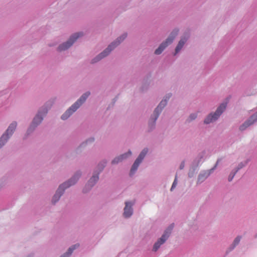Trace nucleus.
I'll return each instance as SVG.
<instances>
[{
  "label": "nucleus",
  "mask_w": 257,
  "mask_h": 257,
  "mask_svg": "<svg viewBox=\"0 0 257 257\" xmlns=\"http://www.w3.org/2000/svg\"><path fill=\"white\" fill-rule=\"evenodd\" d=\"M80 176V173H77L69 181L65 182L59 186L55 194L53 197L52 202L53 203H55L60 199L65 188L74 185L77 182Z\"/></svg>",
  "instance_id": "1"
},
{
  "label": "nucleus",
  "mask_w": 257,
  "mask_h": 257,
  "mask_svg": "<svg viewBox=\"0 0 257 257\" xmlns=\"http://www.w3.org/2000/svg\"><path fill=\"white\" fill-rule=\"evenodd\" d=\"M126 37V34H124L121 37L118 38L117 40L113 43H112L110 45H109L108 47L104 50L101 53H100L99 55H98L96 58L93 59L92 60V63H96V62L99 61L102 58L108 55V54L110 52V51L113 49L116 46L119 45L121 42H122L125 38Z\"/></svg>",
  "instance_id": "2"
},
{
  "label": "nucleus",
  "mask_w": 257,
  "mask_h": 257,
  "mask_svg": "<svg viewBox=\"0 0 257 257\" xmlns=\"http://www.w3.org/2000/svg\"><path fill=\"white\" fill-rule=\"evenodd\" d=\"M90 95V92L84 93L81 97L73 104L61 116L63 120L67 119L73 112H75L80 106L86 100L87 97Z\"/></svg>",
  "instance_id": "3"
},
{
  "label": "nucleus",
  "mask_w": 257,
  "mask_h": 257,
  "mask_svg": "<svg viewBox=\"0 0 257 257\" xmlns=\"http://www.w3.org/2000/svg\"><path fill=\"white\" fill-rule=\"evenodd\" d=\"M17 125L16 122H13L10 124L5 134H4L0 138V148L4 145L10 136L12 135Z\"/></svg>",
  "instance_id": "4"
},
{
  "label": "nucleus",
  "mask_w": 257,
  "mask_h": 257,
  "mask_svg": "<svg viewBox=\"0 0 257 257\" xmlns=\"http://www.w3.org/2000/svg\"><path fill=\"white\" fill-rule=\"evenodd\" d=\"M226 104H221L217 108L216 111L213 114H212L211 113L207 117V118L204 120V123L208 124L216 120L218 118V117L221 115V114L223 112V111L225 110L226 108Z\"/></svg>",
  "instance_id": "5"
},
{
  "label": "nucleus",
  "mask_w": 257,
  "mask_h": 257,
  "mask_svg": "<svg viewBox=\"0 0 257 257\" xmlns=\"http://www.w3.org/2000/svg\"><path fill=\"white\" fill-rule=\"evenodd\" d=\"M178 33V30H174L170 36L168 37V38L166 40V41L162 43L160 46L159 47L158 49L155 50V53L157 55L160 54L164 49L170 44H171L175 37L177 35Z\"/></svg>",
  "instance_id": "6"
},
{
  "label": "nucleus",
  "mask_w": 257,
  "mask_h": 257,
  "mask_svg": "<svg viewBox=\"0 0 257 257\" xmlns=\"http://www.w3.org/2000/svg\"><path fill=\"white\" fill-rule=\"evenodd\" d=\"M173 228V225L170 226L164 232L163 235L154 244L153 250L156 251L160 246L163 244L168 239L171 233V231Z\"/></svg>",
  "instance_id": "7"
},
{
  "label": "nucleus",
  "mask_w": 257,
  "mask_h": 257,
  "mask_svg": "<svg viewBox=\"0 0 257 257\" xmlns=\"http://www.w3.org/2000/svg\"><path fill=\"white\" fill-rule=\"evenodd\" d=\"M82 36V33H78L72 35L69 39V40L66 43L62 44L60 45L58 47L59 51H64L69 48L73 43L80 37Z\"/></svg>",
  "instance_id": "8"
},
{
  "label": "nucleus",
  "mask_w": 257,
  "mask_h": 257,
  "mask_svg": "<svg viewBox=\"0 0 257 257\" xmlns=\"http://www.w3.org/2000/svg\"><path fill=\"white\" fill-rule=\"evenodd\" d=\"M148 152L147 149H144L142 152L140 153V155L136 159L134 164L132 166V169L131 170L130 174L131 175H133L135 172L137 170L140 164L142 161L145 156L147 154Z\"/></svg>",
  "instance_id": "9"
},
{
  "label": "nucleus",
  "mask_w": 257,
  "mask_h": 257,
  "mask_svg": "<svg viewBox=\"0 0 257 257\" xmlns=\"http://www.w3.org/2000/svg\"><path fill=\"white\" fill-rule=\"evenodd\" d=\"M47 111L48 110L46 108L43 109V112L41 111H39L38 113L34 118L31 126H36L37 125L39 124L43 120L42 114L46 115Z\"/></svg>",
  "instance_id": "10"
},
{
  "label": "nucleus",
  "mask_w": 257,
  "mask_h": 257,
  "mask_svg": "<svg viewBox=\"0 0 257 257\" xmlns=\"http://www.w3.org/2000/svg\"><path fill=\"white\" fill-rule=\"evenodd\" d=\"M167 100L166 99L162 100L158 107L155 109L154 112V115L155 118H153V122L155 123L157 119L158 118L160 112L162 111V108L166 105Z\"/></svg>",
  "instance_id": "11"
},
{
  "label": "nucleus",
  "mask_w": 257,
  "mask_h": 257,
  "mask_svg": "<svg viewBox=\"0 0 257 257\" xmlns=\"http://www.w3.org/2000/svg\"><path fill=\"white\" fill-rule=\"evenodd\" d=\"M257 120V112L254 115H252L250 118L245 121L242 125L240 126L239 129L241 131L244 130L246 127L253 124L254 122Z\"/></svg>",
  "instance_id": "12"
},
{
  "label": "nucleus",
  "mask_w": 257,
  "mask_h": 257,
  "mask_svg": "<svg viewBox=\"0 0 257 257\" xmlns=\"http://www.w3.org/2000/svg\"><path fill=\"white\" fill-rule=\"evenodd\" d=\"M125 206L124 208L123 215L125 217H130L133 214V209L132 206L133 204L130 202H125Z\"/></svg>",
  "instance_id": "13"
},
{
  "label": "nucleus",
  "mask_w": 257,
  "mask_h": 257,
  "mask_svg": "<svg viewBox=\"0 0 257 257\" xmlns=\"http://www.w3.org/2000/svg\"><path fill=\"white\" fill-rule=\"evenodd\" d=\"M132 155L131 151H128L127 153L122 154L118 157H116L112 161V164H116L120 162H121L123 160L126 159L128 156H130Z\"/></svg>",
  "instance_id": "14"
},
{
  "label": "nucleus",
  "mask_w": 257,
  "mask_h": 257,
  "mask_svg": "<svg viewBox=\"0 0 257 257\" xmlns=\"http://www.w3.org/2000/svg\"><path fill=\"white\" fill-rule=\"evenodd\" d=\"M98 180V174L94 175L89 180L86 187L87 186H89L90 187H92L95 183Z\"/></svg>",
  "instance_id": "15"
},
{
  "label": "nucleus",
  "mask_w": 257,
  "mask_h": 257,
  "mask_svg": "<svg viewBox=\"0 0 257 257\" xmlns=\"http://www.w3.org/2000/svg\"><path fill=\"white\" fill-rule=\"evenodd\" d=\"M210 172H204L202 173H201L198 178V182H201L203 181L205 179H206L210 175Z\"/></svg>",
  "instance_id": "16"
},
{
  "label": "nucleus",
  "mask_w": 257,
  "mask_h": 257,
  "mask_svg": "<svg viewBox=\"0 0 257 257\" xmlns=\"http://www.w3.org/2000/svg\"><path fill=\"white\" fill-rule=\"evenodd\" d=\"M186 40L187 39L185 38H182L180 40L178 45L177 46V47L176 48L175 54L178 53L180 51V50L182 49V48L183 47L185 43L186 42Z\"/></svg>",
  "instance_id": "17"
},
{
  "label": "nucleus",
  "mask_w": 257,
  "mask_h": 257,
  "mask_svg": "<svg viewBox=\"0 0 257 257\" xmlns=\"http://www.w3.org/2000/svg\"><path fill=\"white\" fill-rule=\"evenodd\" d=\"M78 246V244H75V245H73V246L70 247L69 248L68 252H66V253H65L63 255H62L61 257H68L72 253L73 250L74 249H75L76 247H77Z\"/></svg>",
  "instance_id": "18"
},
{
  "label": "nucleus",
  "mask_w": 257,
  "mask_h": 257,
  "mask_svg": "<svg viewBox=\"0 0 257 257\" xmlns=\"http://www.w3.org/2000/svg\"><path fill=\"white\" fill-rule=\"evenodd\" d=\"M240 239H241L240 236H237L235 238V239L233 241V248H234L236 245H237L239 243V242L240 240Z\"/></svg>",
  "instance_id": "19"
},
{
  "label": "nucleus",
  "mask_w": 257,
  "mask_h": 257,
  "mask_svg": "<svg viewBox=\"0 0 257 257\" xmlns=\"http://www.w3.org/2000/svg\"><path fill=\"white\" fill-rule=\"evenodd\" d=\"M236 173V171H235L233 173H231L229 175V177H228V181H232V180L233 179L234 176H235V173Z\"/></svg>",
  "instance_id": "20"
},
{
  "label": "nucleus",
  "mask_w": 257,
  "mask_h": 257,
  "mask_svg": "<svg viewBox=\"0 0 257 257\" xmlns=\"http://www.w3.org/2000/svg\"><path fill=\"white\" fill-rule=\"evenodd\" d=\"M177 176H176L175 177V179L173 182V183L172 184V187H171V190L172 191V190L175 188V187L176 186V185H177Z\"/></svg>",
  "instance_id": "21"
},
{
  "label": "nucleus",
  "mask_w": 257,
  "mask_h": 257,
  "mask_svg": "<svg viewBox=\"0 0 257 257\" xmlns=\"http://www.w3.org/2000/svg\"><path fill=\"white\" fill-rule=\"evenodd\" d=\"M197 117V115L196 114H191L189 118L191 120L194 119Z\"/></svg>",
  "instance_id": "22"
},
{
  "label": "nucleus",
  "mask_w": 257,
  "mask_h": 257,
  "mask_svg": "<svg viewBox=\"0 0 257 257\" xmlns=\"http://www.w3.org/2000/svg\"><path fill=\"white\" fill-rule=\"evenodd\" d=\"M185 163L184 162H182L180 166V169H183L184 167Z\"/></svg>",
  "instance_id": "23"
},
{
  "label": "nucleus",
  "mask_w": 257,
  "mask_h": 257,
  "mask_svg": "<svg viewBox=\"0 0 257 257\" xmlns=\"http://www.w3.org/2000/svg\"><path fill=\"white\" fill-rule=\"evenodd\" d=\"M242 167H243V165L242 164L239 165L237 170L235 171L237 172L238 171V170H239L240 169H241V168H242Z\"/></svg>",
  "instance_id": "24"
},
{
  "label": "nucleus",
  "mask_w": 257,
  "mask_h": 257,
  "mask_svg": "<svg viewBox=\"0 0 257 257\" xmlns=\"http://www.w3.org/2000/svg\"><path fill=\"white\" fill-rule=\"evenodd\" d=\"M90 140H91V141L93 142L94 141V139H91Z\"/></svg>",
  "instance_id": "25"
},
{
  "label": "nucleus",
  "mask_w": 257,
  "mask_h": 257,
  "mask_svg": "<svg viewBox=\"0 0 257 257\" xmlns=\"http://www.w3.org/2000/svg\"><path fill=\"white\" fill-rule=\"evenodd\" d=\"M167 97L169 98V97H170V96L169 95L168 97Z\"/></svg>",
  "instance_id": "26"
}]
</instances>
